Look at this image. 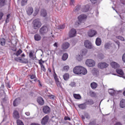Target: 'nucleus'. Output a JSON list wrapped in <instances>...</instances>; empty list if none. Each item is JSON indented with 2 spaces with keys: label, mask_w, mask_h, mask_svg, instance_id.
Instances as JSON below:
<instances>
[{
  "label": "nucleus",
  "mask_w": 125,
  "mask_h": 125,
  "mask_svg": "<svg viewBox=\"0 0 125 125\" xmlns=\"http://www.w3.org/2000/svg\"><path fill=\"white\" fill-rule=\"evenodd\" d=\"M27 1H28V0H22L21 2V6H24V5L27 4Z\"/></svg>",
  "instance_id": "obj_35"
},
{
  "label": "nucleus",
  "mask_w": 125,
  "mask_h": 125,
  "mask_svg": "<svg viewBox=\"0 0 125 125\" xmlns=\"http://www.w3.org/2000/svg\"><path fill=\"white\" fill-rule=\"evenodd\" d=\"M91 2L93 3V4H95L98 2V0H90Z\"/></svg>",
  "instance_id": "obj_46"
},
{
  "label": "nucleus",
  "mask_w": 125,
  "mask_h": 125,
  "mask_svg": "<svg viewBox=\"0 0 125 125\" xmlns=\"http://www.w3.org/2000/svg\"><path fill=\"white\" fill-rule=\"evenodd\" d=\"M122 60L125 63V54L123 55Z\"/></svg>",
  "instance_id": "obj_56"
},
{
  "label": "nucleus",
  "mask_w": 125,
  "mask_h": 125,
  "mask_svg": "<svg viewBox=\"0 0 125 125\" xmlns=\"http://www.w3.org/2000/svg\"><path fill=\"white\" fill-rule=\"evenodd\" d=\"M31 125H40V124H38V123H33L31 124Z\"/></svg>",
  "instance_id": "obj_64"
},
{
  "label": "nucleus",
  "mask_w": 125,
  "mask_h": 125,
  "mask_svg": "<svg viewBox=\"0 0 125 125\" xmlns=\"http://www.w3.org/2000/svg\"><path fill=\"white\" fill-rule=\"evenodd\" d=\"M109 44L108 43H106L104 44V47L106 49H108L109 48Z\"/></svg>",
  "instance_id": "obj_52"
},
{
  "label": "nucleus",
  "mask_w": 125,
  "mask_h": 125,
  "mask_svg": "<svg viewBox=\"0 0 125 125\" xmlns=\"http://www.w3.org/2000/svg\"><path fill=\"white\" fill-rule=\"evenodd\" d=\"M118 40H120V41H122V42H125V38L122 36H119L117 37Z\"/></svg>",
  "instance_id": "obj_42"
},
{
  "label": "nucleus",
  "mask_w": 125,
  "mask_h": 125,
  "mask_svg": "<svg viewBox=\"0 0 125 125\" xmlns=\"http://www.w3.org/2000/svg\"><path fill=\"white\" fill-rule=\"evenodd\" d=\"M6 86L8 88H10V87H11V86H10V83H9V82L6 83Z\"/></svg>",
  "instance_id": "obj_50"
},
{
  "label": "nucleus",
  "mask_w": 125,
  "mask_h": 125,
  "mask_svg": "<svg viewBox=\"0 0 125 125\" xmlns=\"http://www.w3.org/2000/svg\"><path fill=\"white\" fill-rule=\"evenodd\" d=\"M22 63H24V64H28L29 63V61L27 59H24V61H22Z\"/></svg>",
  "instance_id": "obj_48"
},
{
  "label": "nucleus",
  "mask_w": 125,
  "mask_h": 125,
  "mask_svg": "<svg viewBox=\"0 0 125 125\" xmlns=\"http://www.w3.org/2000/svg\"><path fill=\"white\" fill-rule=\"evenodd\" d=\"M84 44V46L86 47V48H88L89 49L93 48V45H92L91 42L88 40L85 41Z\"/></svg>",
  "instance_id": "obj_7"
},
{
  "label": "nucleus",
  "mask_w": 125,
  "mask_h": 125,
  "mask_svg": "<svg viewBox=\"0 0 125 125\" xmlns=\"http://www.w3.org/2000/svg\"><path fill=\"white\" fill-rule=\"evenodd\" d=\"M48 120H49V117L48 116L46 115L44 116L42 121V125H46V124H47V122H48Z\"/></svg>",
  "instance_id": "obj_12"
},
{
  "label": "nucleus",
  "mask_w": 125,
  "mask_h": 125,
  "mask_svg": "<svg viewBox=\"0 0 125 125\" xmlns=\"http://www.w3.org/2000/svg\"><path fill=\"white\" fill-rule=\"evenodd\" d=\"M0 44L1 45H5V39L4 38H2L0 40Z\"/></svg>",
  "instance_id": "obj_33"
},
{
  "label": "nucleus",
  "mask_w": 125,
  "mask_h": 125,
  "mask_svg": "<svg viewBox=\"0 0 125 125\" xmlns=\"http://www.w3.org/2000/svg\"><path fill=\"white\" fill-rule=\"evenodd\" d=\"M17 123L18 125H24V124L23 123V122L21 120H18L17 121Z\"/></svg>",
  "instance_id": "obj_43"
},
{
  "label": "nucleus",
  "mask_w": 125,
  "mask_h": 125,
  "mask_svg": "<svg viewBox=\"0 0 125 125\" xmlns=\"http://www.w3.org/2000/svg\"><path fill=\"white\" fill-rule=\"evenodd\" d=\"M90 86L92 89H95V88H97V86H98V84L95 82H92L90 84Z\"/></svg>",
  "instance_id": "obj_20"
},
{
  "label": "nucleus",
  "mask_w": 125,
  "mask_h": 125,
  "mask_svg": "<svg viewBox=\"0 0 125 125\" xmlns=\"http://www.w3.org/2000/svg\"><path fill=\"white\" fill-rule=\"evenodd\" d=\"M41 16H42V17H45L47 15V13L46 12V10L44 9H42L41 10Z\"/></svg>",
  "instance_id": "obj_22"
},
{
  "label": "nucleus",
  "mask_w": 125,
  "mask_h": 125,
  "mask_svg": "<svg viewBox=\"0 0 125 125\" xmlns=\"http://www.w3.org/2000/svg\"><path fill=\"white\" fill-rule=\"evenodd\" d=\"M120 105L121 108H125V100H122L120 102Z\"/></svg>",
  "instance_id": "obj_29"
},
{
  "label": "nucleus",
  "mask_w": 125,
  "mask_h": 125,
  "mask_svg": "<svg viewBox=\"0 0 125 125\" xmlns=\"http://www.w3.org/2000/svg\"><path fill=\"white\" fill-rule=\"evenodd\" d=\"M87 18V16H86V15L85 14H82L80 15L78 17V21L77 22H76V24L77 25H80V24H81V22H83V20H85V19H86Z\"/></svg>",
  "instance_id": "obj_4"
},
{
  "label": "nucleus",
  "mask_w": 125,
  "mask_h": 125,
  "mask_svg": "<svg viewBox=\"0 0 125 125\" xmlns=\"http://www.w3.org/2000/svg\"><path fill=\"white\" fill-rule=\"evenodd\" d=\"M89 8H90L89 5H84L83 7L82 11H83V12H87V11L89 10Z\"/></svg>",
  "instance_id": "obj_14"
},
{
  "label": "nucleus",
  "mask_w": 125,
  "mask_h": 125,
  "mask_svg": "<svg viewBox=\"0 0 125 125\" xmlns=\"http://www.w3.org/2000/svg\"><path fill=\"white\" fill-rule=\"evenodd\" d=\"M58 29L59 30H61L62 29H65V25L62 24V25H60L58 26Z\"/></svg>",
  "instance_id": "obj_38"
},
{
  "label": "nucleus",
  "mask_w": 125,
  "mask_h": 125,
  "mask_svg": "<svg viewBox=\"0 0 125 125\" xmlns=\"http://www.w3.org/2000/svg\"><path fill=\"white\" fill-rule=\"evenodd\" d=\"M73 97L75 99H82V96L80 94H74Z\"/></svg>",
  "instance_id": "obj_31"
},
{
  "label": "nucleus",
  "mask_w": 125,
  "mask_h": 125,
  "mask_svg": "<svg viewBox=\"0 0 125 125\" xmlns=\"http://www.w3.org/2000/svg\"><path fill=\"white\" fill-rule=\"evenodd\" d=\"M25 114L26 116H30V113L29 112H26L25 113Z\"/></svg>",
  "instance_id": "obj_61"
},
{
  "label": "nucleus",
  "mask_w": 125,
  "mask_h": 125,
  "mask_svg": "<svg viewBox=\"0 0 125 125\" xmlns=\"http://www.w3.org/2000/svg\"><path fill=\"white\" fill-rule=\"evenodd\" d=\"M116 72L120 76H124V71L121 69H116Z\"/></svg>",
  "instance_id": "obj_26"
},
{
  "label": "nucleus",
  "mask_w": 125,
  "mask_h": 125,
  "mask_svg": "<svg viewBox=\"0 0 125 125\" xmlns=\"http://www.w3.org/2000/svg\"><path fill=\"white\" fill-rule=\"evenodd\" d=\"M87 34L88 37L92 38L93 37H94V36H96V35H97V32L94 30L91 29L90 30L88 31Z\"/></svg>",
  "instance_id": "obj_9"
},
{
  "label": "nucleus",
  "mask_w": 125,
  "mask_h": 125,
  "mask_svg": "<svg viewBox=\"0 0 125 125\" xmlns=\"http://www.w3.org/2000/svg\"><path fill=\"white\" fill-rule=\"evenodd\" d=\"M108 93L110 94V95H113L114 93H115V91L113 89H108Z\"/></svg>",
  "instance_id": "obj_36"
},
{
  "label": "nucleus",
  "mask_w": 125,
  "mask_h": 125,
  "mask_svg": "<svg viewBox=\"0 0 125 125\" xmlns=\"http://www.w3.org/2000/svg\"><path fill=\"white\" fill-rule=\"evenodd\" d=\"M62 59L63 61H65L68 59V54L67 53H64L62 56Z\"/></svg>",
  "instance_id": "obj_32"
},
{
  "label": "nucleus",
  "mask_w": 125,
  "mask_h": 125,
  "mask_svg": "<svg viewBox=\"0 0 125 125\" xmlns=\"http://www.w3.org/2000/svg\"><path fill=\"white\" fill-rule=\"evenodd\" d=\"M40 65L41 66V72H46V69L45 68V67L44 65L42 64V63H40Z\"/></svg>",
  "instance_id": "obj_25"
},
{
  "label": "nucleus",
  "mask_w": 125,
  "mask_h": 125,
  "mask_svg": "<svg viewBox=\"0 0 125 125\" xmlns=\"http://www.w3.org/2000/svg\"><path fill=\"white\" fill-rule=\"evenodd\" d=\"M8 100V97H5L3 99V102H5V101H7Z\"/></svg>",
  "instance_id": "obj_57"
},
{
  "label": "nucleus",
  "mask_w": 125,
  "mask_h": 125,
  "mask_svg": "<svg viewBox=\"0 0 125 125\" xmlns=\"http://www.w3.org/2000/svg\"><path fill=\"white\" fill-rule=\"evenodd\" d=\"M42 59H40V60H39V64H40V63H42Z\"/></svg>",
  "instance_id": "obj_63"
},
{
  "label": "nucleus",
  "mask_w": 125,
  "mask_h": 125,
  "mask_svg": "<svg viewBox=\"0 0 125 125\" xmlns=\"http://www.w3.org/2000/svg\"><path fill=\"white\" fill-rule=\"evenodd\" d=\"M80 9H81V5H78L75 7L74 11L75 12H78Z\"/></svg>",
  "instance_id": "obj_34"
},
{
  "label": "nucleus",
  "mask_w": 125,
  "mask_h": 125,
  "mask_svg": "<svg viewBox=\"0 0 125 125\" xmlns=\"http://www.w3.org/2000/svg\"><path fill=\"white\" fill-rule=\"evenodd\" d=\"M93 104V101L92 100H90V104L92 105Z\"/></svg>",
  "instance_id": "obj_62"
},
{
  "label": "nucleus",
  "mask_w": 125,
  "mask_h": 125,
  "mask_svg": "<svg viewBox=\"0 0 125 125\" xmlns=\"http://www.w3.org/2000/svg\"><path fill=\"white\" fill-rule=\"evenodd\" d=\"M26 12L28 15H32V14L34 12V9L32 7H28L26 9Z\"/></svg>",
  "instance_id": "obj_16"
},
{
  "label": "nucleus",
  "mask_w": 125,
  "mask_h": 125,
  "mask_svg": "<svg viewBox=\"0 0 125 125\" xmlns=\"http://www.w3.org/2000/svg\"><path fill=\"white\" fill-rule=\"evenodd\" d=\"M93 72L94 73H96V74H97V73H98V71L97 70V69L96 68H94L93 69Z\"/></svg>",
  "instance_id": "obj_55"
},
{
  "label": "nucleus",
  "mask_w": 125,
  "mask_h": 125,
  "mask_svg": "<svg viewBox=\"0 0 125 125\" xmlns=\"http://www.w3.org/2000/svg\"><path fill=\"white\" fill-rule=\"evenodd\" d=\"M2 16H3V13H2V12L0 13V20H1Z\"/></svg>",
  "instance_id": "obj_58"
},
{
  "label": "nucleus",
  "mask_w": 125,
  "mask_h": 125,
  "mask_svg": "<svg viewBox=\"0 0 125 125\" xmlns=\"http://www.w3.org/2000/svg\"><path fill=\"white\" fill-rule=\"evenodd\" d=\"M85 64L88 67H94L95 66V62L91 59L87 60Z\"/></svg>",
  "instance_id": "obj_6"
},
{
  "label": "nucleus",
  "mask_w": 125,
  "mask_h": 125,
  "mask_svg": "<svg viewBox=\"0 0 125 125\" xmlns=\"http://www.w3.org/2000/svg\"><path fill=\"white\" fill-rule=\"evenodd\" d=\"M96 44L97 45V46H100L101 45V43H102V41H101V39L99 38H97L96 39Z\"/></svg>",
  "instance_id": "obj_19"
},
{
  "label": "nucleus",
  "mask_w": 125,
  "mask_h": 125,
  "mask_svg": "<svg viewBox=\"0 0 125 125\" xmlns=\"http://www.w3.org/2000/svg\"><path fill=\"white\" fill-rule=\"evenodd\" d=\"M69 85L71 86V87H75L76 85H77L76 83L75 82H72L71 83L69 84Z\"/></svg>",
  "instance_id": "obj_39"
},
{
  "label": "nucleus",
  "mask_w": 125,
  "mask_h": 125,
  "mask_svg": "<svg viewBox=\"0 0 125 125\" xmlns=\"http://www.w3.org/2000/svg\"><path fill=\"white\" fill-rule=\"evenodd\" d=\"M22 52H23V51H22V50L20 49L19 50L17 51V52L14 53V55H16V56H19V55H20V54H21Z\"/></svg>",
  "instance_id": "obj_30"
},
{
  "label": "nucleus",
  "mask_w": 125,
  "mask_h": 125,
  "mask_svg": "<svg viewBox=\"0 0 125 125\" xmlns=\"http://www.w3.org/2000/svg\"><path fill=\"white\" fill-rule=\"evenodd\" d=\"M63 78L64 81H68L70 78V75L68 73H65L63 75Z\"/></svg>",
  "instance_id": "obj_27"
},
{
  "label": "nucleus",
  "mask_w": 125,
  "mask_h": 125,
  "mask_svg": "<svg viewBox=\"0 0 125 125\" xmlns=\"http://www.w3.org/2000/svg\"><path fill=\"white\" fill-rule=\"evenodd\" d=\"M74 2H75V0H71V1H70V4L71 5H73V4H74Z\"/></svg>",
  "instance_id": "obj_59"
},
{
  "label": "nucleus",
  "mask_w": 125,
  "mask_h": 125,
  "mask_svg": "<svg viewBox=\"0 0 125 125\" xmlns=\"http://www.w3.org/2000/svg\"><path fill=\"white\" fill-rule=\"evenodd\" d=\"M47 96L50 98V99H54V95L52 94L47 95Z\"/></svg>",
  "instance_id": "obj_45"
},
{
  "label": "nucleus",
  "mask_w": 125,
  "mask_h": 125,
  "mask_svg": "<svg viewBox=\"0 0 125 125\" xmlns=\"http://www.w3.org/2000/svg\"><path fill=\"white\" fill-rule=\"evenodd\" d=\"M4 88V84H2L0 86V89L1 90H3V89Z\"/></svg>",
  "instance_id": "obj_60"
},
{
  "label": "nucleus",
  "mask_w": 125,
  "mask_h": 125,
  "mask_svg": "<svg viewBox=\"0 0 125 125\" xmlns=\"http://www.w3.org/2000/svg\"><path fill=\"white\" fill-rule=\"evenodd\" d=\"M15 60L17 62H19V61H22L21 58H15Z\"/></svg>",
  "instance_id": "obj_49"
},
{
  "label": "nucleus",
  "mask_w": 125,
  "mask_h": 125,
  "mask_svg": "<svg viewBox=\"0 0 125 125\" xmlns=\"http://www.w3.org/2000/svg\"><path fill=\"white\" fill-rule=\"evenodd\" d=\"M6 0H0V6H4L6 4Z\"/></svg>",
  "instance_id": "obj_28"
},
{
  "label": "nucleus",
  "mask_w": 125,
  "mask_h": 125,
  "mask_svg": "<svg viewBox=\"0 0 125 125\" xmlns=\"http://www.w3.org/2000/svg\"><path fill=\"white\" fill-rule=\"evenodd\" d=\"M33 28L34 30H38L39 28L42 27V22L40 21V19H36L33 21Z\"/></svg>",
  "instance_id": "obj_2"
},
{
  "label": "nucleus",
  "mask_w": 125,
  "mask_h": 125,
  "mask_svg": "<svg viewBox=\"0 0 125 125\" xmlns=\"http://www.w3.org/2000/svg\"><path fill=\"white\" fill-rule=\"evenodd\" d=\"M42 111L44 114H48L50 113V107L48 106H44L43 107Z\"/></svg>",
  "instance_id": "obj_11"
},
{
  "label": "nucleus",
  "mask_w": 125,
  "mask_h": 125,
  "mask_svg": "<svg viewBox=\"0 0 125 125\" xmlns=\"http://www.w3.org/2000/svg\"><path fill=\"white\" fill-rule=\"evenodd\" d=\"M73 73L76 75H86L87 70L82 66H76L73 68Z\"/></svg>",
  "instance_id": "obj_1"
},
{
  "label": "nucleus",
  "mask_w": 125,
  "mask_h": 125,
  "mask_svg": "<svg viewBox=\"0 0 125 125\" xmlns=\"http://www.w3.org/2000/svg\"><path fill=\"white\" fill-rule=\"evenodd\" d=\"M54 79L55 81L56 84L58 87H60L61 88L62 87V84L61 83V82L59 81V79L56 73L54 74Z\"/></svg>",
  "instance_id": "obj_5"
},
{
  "label": "nucleus",
  "mask_w": 125,
  "mask_h": 125,
  "mask_svg": "<svg viewBox=\"0 0 125 125\" xmlns=\"http://www.w3.org/2000/svg\"><path fill=\"white\" fill-rule=\"evenodd\" d=\"M76 35H77V31L75 29H71L69 33L70 38H74L76 37Z\"/></svg>",
  "instance_id": "obj_10"
},
{
  "label": "nucleus",
  "mask_w": 125,
  "mask_h": 125,
  "mask_svg": "<svg viewBox=\"0 0 125 125\" xmlns=\"http://www.w3.org/2000/svg\"><path fill=\"white\" fill-rule=\"evenodd\" d=\"M89 125H96V122H95V121H93L92 122H90L89 124Z\"/></svg>",
  "instance_id": "obj_51"
},
{
  "label": "nucleus",
  "mask_w": 125,
  "mask_h": 125,
  "mask_svg": "<svg viewBox=\"0 0 125 125\" xmlns=\"http://www.w3.org/2000/svg\"><path fill=\"white\" fill-rule=\"evenodd\" d=\"M65 121H71V118L68 116L64 117Z\"/></svg>",
  "instance_id": "obj_53"
},
{
  "label": "nucleus",
  "mask_w": 125,
  "mask_h": 125,
  "mask_svg": "<svg viewBox=\"0 0 125 125\" xmlns=\"http://www.w3.org/2000/svg\"><path fill=\"white\" fill-rule=\"evenodd\" d=\"M13 117L15 119H19L20 116H19V113H18V111L15 110L13 112Z\"/></svg>",
  "instance_id": "obj_21"
},
{
  "label": "nucleus",
  "mask_w": 125,
  "mask_h": 125,
  "mask_svg": "<svg viewBox=\"0 0 125 125\" xmlns=\"http://www.w3.org/2000/svg\"><path fill=\"white\" fill-rule=\"evenodd\" d=\"M70 47V43L67 42H65L63 43L62 45V49L65 50V49H67V48H69Z\"/></svg>",
  "instance_id": "obj_13"
},
{
  "label": "nucleus",
  "mask_w": 125,
  "mask_h": 125,
  "mask_svg": "<svg viewBox=\"0 0 125 125\" xmlns=\"http://www.w3.org/2000/svg\"><path fill=\"white\" fill-rule=\"evenodd\" d=\"M76 58L78 61H82V60H83V56L78 55L77 56Z\"/></svg>",
  "instance_id": "obj_40"
},
{
  "label": "nucleus",
  "mask_w": 125,
  "mask_h": 125,
  "mask_svg": "<svg viewBox=\"0 0 125 125\" xmlns=\"http://www.w3.org/2000/svg\"><path fill=\"white\" fill-rule=\"evenodd\" d=\"M48 31H49L48 27L45 25L42 26L39 30L41 35H45V34H47Z\"/></svg>",
  "instance_id": "obj_3"
},
{
  "label": "nucleus",
  "mask_w": 125,
  "mask_h": 125,
  "mask_svg": "<svg viewBox=\"0 0 125 125\" xmlns=\"http://www.w3.org/2000/svg\"><path fill=\"white\" fill-rule=\"evenodd\" d=\"M30 79L31 80H34V79H36V75L34 74L30 75Z\"/></svg>",
  "instance_id": "obj_54"
},
{
  "label": "nucleus",
  "mask_w": 125,
  "mask_h": 125,
  "mask_svg": "<svg viewBox=\"0 0 125 125\" xmlns=\"http://www.w3.org/2000/svg\"><path fill=\"white\" fill-rule=\"evenodd\" d=\"M37 102L40 104V105H43L44 104V101L41 97H39L37 98Z\"/></svg>",
  "instance_id": "obj_15"
},
{
  "label": "nucleus",
  "mask_w": 125,
  "mask_h": 125,
  "mask_svg": "<svg viewBox=\"0 0 125 125\" xmlns=\"http://www.w3.org/2000/svg\"><path fill=\"white\" fill-rule=\"evenodd\" d=\"M79 108L80 109H82V110H83L84 109H86V104H82L78 105Z\"/></svg>",
  "instance_id": "obj_23"
},
{
  "label": "nucleus",
  "mask_w": 125,
  "mask_h": 125,
  "mask_svg": "<svg viewBox=\"0 0 125 125\" xmlns=\"http://www.w3.org/2000/svg\"><path fill=\"white\" fill-rule=\"evenodd\" d=\"M13 106L14 107H16L20 104V99H16L13 102Z\"/></svg>",
  "instance_id": "obj_18"
},
{
  "label": "nucleus",
  "mask_w": 125,
  "mask_h": 125,
  "mask_svg": "<svg viewBox=\"0 0 125 125\" xmlns=\"http://www.w3.org/2000/svg\"><path fill=\"white\" fill-rule=\"evenodd\" d=\"M29 57H30V58H34V51H30L29 54Z\"/></svg>",
  "instance_id": "obj_41"
},
{
  "label": "nucleus",
  "mask_w": 125,
  "mask_h": 125,
  "mask_svg": "<svg viewBox=\"0 0 125 125\" xmlns=\"http://www.w3.org/2000/svg\"><path fill=\"white\" fill-rule=\"evenodd\" d=\"M34 39L35 41H37V42H39V41H41L42 37H41V35L39 34H35L34 36Z\"/></svg>",
  "instance_id": "obj_24"
},
{
  "label": "nucleus",
  "mask_w": 125,
  "mask_h": 125,
  "mask_svg": "<svg viewBox=\"0 0 125 125\" xmlns=\"http://www.w3.org/2000/svg\"><path fill=\"white\" fill-rule=\"evenodd\" d=\"M84 117L87 119V120L89 119L90 117L89 116V115H88V113H85L84 114Z\"/></svg>",
  "instance_id": "obj_47"
},
{
  "label": "nucleus",
  "mask_w": 125,
  "mask_h": 125,
  "mask_svg": "<svg viewBox=\"0 0 125 125\" xmlns=\"http://www.w3.org/2000/svg\"><path fill=\"white\" fill-rule=\"evenodd\" d=\"M69 69H70V67L69 66V65H66L63 67V70L65 71V72H68Z\"/></svg>",
  "instance_id": "obj_37"
},
{
  "label": "nucleus",
  "mask_w": 125,
  "mask_h": 125,
  "mask_svg": "<svg viewBox=\"0 0 125 125\" xmlns=\"http://www.w3.org/2000/svg\"><path fill=\"white\" fill-rule=\"evenodd\" d=\"M98 57L99 59L102 60L103 59V58H104V56L103 55V54H101L98 55Z\"/></svg>",
  "instance_id": "obj_44"
},
{
  "label": "nucleus",
  "mask_w": 125,
  "mask_h": 125,
  "mask_svg": "<svg viewBox=\"0 0 125 125\" xmlns=\"http://www.w3.org/2000/svg\"><path fill=\"white\" fill-rule=\"evenodd\" d=\"M110 65L112 68H114V69H117V68H119L120 67V65L118 64V63L112 62L110 63Z\"/></svg>",
  "instance_id": "obj_17"
},
{
  "label": "nucleus",
  "mask_w": 125,
  "mask_h": 125,
  "mask_svg": "<svg viewBox=\"0 0 125 125\" xmlns=\"http://www.w3.org/2000/svg\"><path fill=\"white\" fill-rule=\"evenodd\" d=\"M109 64L108 63L104 62H100L98 64V67L100 69H104V68H107Z\"/></svg>",
  "instance_id": "obj_8"
}]
</instances>
